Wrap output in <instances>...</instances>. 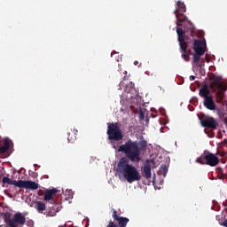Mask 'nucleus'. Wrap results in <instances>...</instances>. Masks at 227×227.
I'll use <instances>...</instances> for the list:
<instances>
[{"label": "nucleus", "mask_w": 227, "mask_h": 227, "mask_svg": "<svg viewBox=\"0 0 227 227\" xmlns=\"http://www.w3.org/2000/svg\"><path fill=\"white\" fill-rule=\"evenodd\" d=\"M146 148V142H137L129 139L125 144L119 146L118 152H122L126 157L121 158L117 165V172L127 180L129 184L139 182L141 174L134 165L129 163L137 162L141 160V153Z\"/></svg>", "instance_id": "nucleus-1"}, {"label": "nucleus", "mask_w": 227, "mask_h": 227, "mask_svg": "<svg viewBox=\"0 0 227 227\" xmlns=\"http://www.w3.org/2000/svg\"><path fill=\"white\" fill-rule=\"evenodd\" d=\"M207 49V41L205 40H194L193 42V59L192 63L194 65H198L200 68H203L205 67V59H201L206 52Z\"/></svg>", "instance_id": "nucleus-2"}, {"label": "nucleus", "mask_w": 227, "mask_h": 227, "mask_svg": "<svg viewBox=\"0 0 227 227\" xmlns=\"http://www.w3.org/2000/svg\"><path fill=\"white\" fill-rule=\"evenodd\" d=\"M106 134L108 136V141H110L113 148L116 150L118 146L116 145V143L114 141L123 140V133L121 132V129L120 128V122H108Z\"/></svg>", "instance_id": "nucleus-3"}, {"label": "nucleus", "mask_w": 227, "mask_h": 227, "mask_svg": "<svg viewBox=\"0 0 227 227\" xmlns=\"http://www.w3.org/2000/svg\"><path fill=\"white\" fill-rule=\"evenodd\" d=\"M2 183L5 185H15V187H19L20 189H29L30 191H36L40 184L33 181H22V180H12L8 176H4L2 179Z\"/></svg>", "instance_id": "nucleus-4"}, {"label": "nucleus", "mask_w": 227, "mask_h": 227, "mask_svg": "<svg viewBox=\"0 0 227 227\" xmlns=\"http://www.w3.org/2000/svg\"><path fill=\"white\" fill-rule=\"evenodd\" d=\"M177 40L179 42V46L181 49L182 56L184 61H189L191 56V50L188 49L189 42H187V37H185V31L184 28L176 27Z\"/></svg>", "instance_id": "nucleus-5"}, {"label": "nucleus", "mask_w": 227, "mask_h": 227, "mask_svg": "<svg viewBox=\"0 0 227 227\" xmlns=\"http://www.w3.org/2000/svg\"><path fill=\"white\" fill-rule=\"evenodd\" d=\"M175 15L177 20L176 27H180V26H183L182 24L178 23V22H183L184 24V31H186V33H190L191 36H194V30H195L194 24H192V22L187 20V16H185L184 12H177Z\"/></svg>", "instance_id": "nucleus-6"}, {"label": "nucleus", "mask_w": 227, "mask_h": 227, "mask_svg": "<svg viewBox=\"0 0 227 227\" xmlns=\"http://www.w3.org/2000/svg\"><path fill=\"white\" fill-rule=\"evenodd\" d=\"M196 162L214 168L219 164V158L212 153H207V154H202L200 157L197 158Z\"/></svg>", "instance_id": "nucleus-7"}, {"label": "nucleus", "mask_w": 227, "mask_h": 227, "mask_svg": "<svg viewBox=\"0 0 227 227\" xmlns=\"http://www.w3.org/2000/svg\"><path fill=\"white\" fill-rule=\"evenodd\" d=\"M112 215L114 221H117L118 224L114 223L113 221H110L106 227H127V224H129V222L130 221L127 217L118 215L117 210H114Z\"/></svg>", "instance_id": "nucleus-8"}, {"label": "nucleus", "mask_w": 227, "mask_h": 227, "mask_svg": "<svg viewBox=\"0 0 227 227\" xmlns=\"http://www.w3.org/2000/svg\"><path fill=\"white\" fill-rule=\"evenodd\" d=\"M200 121V125L205 129H211V130H215L217 129V121L214 117H205L203 114L201 116H199Z\"/></svg>", "instance_id": "nucleus-9"}, {"label": "nucleus", "mask_w": 227, "mask_h": 227, "mask_svg": "<svg viewBox=\"0 0 227 227\" xmlns=\"http://www.w3.org/2000/svg\"><path fill=\"white\" fill-rule=\"evenodd\" d=\"M10 143L12 140L9 138H4L3 142H0V157L1 159H6L12 155V152L10 151Z\"/></svg>", "instance_id": "nucleus-10"}, {"label": "nucleus", "mask_w": 227, "mask_h": 227, "mask_svg": "<svg viewBox=\"0 0 227 227\" xmlns=\"http://www.w3.org/2000/svg\"><path fill=\"white\" fill-rule=\"evenodd\" d=\"M58 192L59 191L56 188L46 190L44 192L43 201H51V203H56V200H54V196H56Z\"/></svg>", "instance_id": "nucleus-11"}, {"label": "nucleus", "mask_w": 227, "mask_h": 227, "mask_svg": "<svg viewBox=\"0 0 227 227\" xmlns=\"http://www.w3.org/2000/svg\"><path fill=\"white\" fill-rule=\"evenodd\" d=\"M203 106L204 107H206V109H208L209 111H215V109H217V105H215V102L214 101V98L212 96L204 99Z\"/></svg>", "instance_id": "nucleus-12"}, {"label": "nucleus", "mask_w": 227, "mask_h": 227, "mask_svg": "<svg viewBox=\"0 0 227 227\" xmlns=\"http://www.w3.org/2000/svg\"><path fill=\"white\" fill-rule=\"evenodd\" d=\"M13 223L20 224V226H24L26 224V216L22 213H16L13 216Z\"/></svg>", "instance_id": "nucleus-13"}, {"label": "nucleus", "mask_w": 227, "mask_h": 227, "mask_svg": "<svg viewBox=\"0 0 227 227\" xmlns=\"http://www.w3.org/2000/svg\"><path fill=\"white\" fill-rule=\"evenodd\" d=\"M212 91H221L223 90V83L217 79H215L210 83Z\"/></svg>", "instance_id": "nucleus-14"}, {"label": "nucleus", "mask_w": 227, "mask_h": 227, "mask_svg": "<svg viewBox=\"0 0 227 227\" xmlns=\"http://www.w3.org/2000/svg\"><path fill=\"white\" fill-rule=\"evenodd\" d=\"M143 173L146 180H149V178H152V165H150V163H145L144 165Z\"/></svg>", "instance_id": "nucleus-15"}, {"label": "nucleus", "mask_w": 227, "mask_h": 227, "mask_svg": "<svg viewBox=\"0 0 227 227\" xmlns=\"http://www.w3.org/2000/svg\"><path fill=\"white\" fill-rule=\"evenodd\" d=\"M187 12V8L185 7V4L181 1H177L176 3V10L174 11V13H185Z\"/></svg>", "instance_id": "nucleus-16"}, {"label": "nucleus", "mask_w": 227, "mask_h": 227, "mask_svg": "<svg viewBox=\"0 0 227 227\" xmlns=\"http://www.w3.org/2000/svg\"><path fill=\"white\" fill-rule=\"evenodd\" d=\"M200 97H201L202 98H204V100L206 98H210V90H208V87L207 85H204L199 92Z\"/></svg>", "instance_id": "nucleus-17"}, {"label": "nucleus", "mask_w": 227, "mask_h": 227, "mask_svg": "<svg viewBox=\"0 0 227 227\" xmlns=\"http://www.w3.org/2000/svg\"><path fill=\"white\" fill-rule=\"evenodd\" d=\"M77 129H71L67 133V141L68 143H74L77 140Z\"/></svg>", "instance_id": "nucleus-18"}, {"label": "nucleus", "mask_w": 227, "mask_h": 227, "mask_svg": "<svg viewBox=\"0 0 227 227\" xmlns=\"http://www.w3.org/2000/svg\"><path fill=\"white\" fill-rule=\"evenodd\" d=\"M124 91L126 93H134L136 91V87H134V82H129L125 85Z\"/></svg>", "instance_id": "nucleus-19"}, {"label": "nucleus", "mask_w": 227, "mask_h": 227, "mask_svg": "<svg viewBox=\"0 0 227 227\" xmlns=\"http://www.w3.org/2000/svg\"><path fill=\"white\" fill-rule=\"evenodd\" d=\"M215 98L217 102H223V100H224V93L223 92V90H216Z\"/></svg>", "instance_id": "nucleus-20"}, {"label": "nucleus", "mask_w": 227, "mask_h": 227, "mask_svg": "<svg viewBox=\"0 0 227 227\" xmlns=\"http://www.w3.org/2000/svg\"><path fill=\"white\" fill-rule=\"evenodd\" d=\"M35 208L37 212H43V210H45L46 208L45 203L42 201H37L35 205Z\"/></svg>", "instance_id": "nucleus-21"}, {"label": "nucleus", "mask_w": 227, "mask_h": 227, "mask_svg": "<svg viewBox=\"0 0 227 227\" xmlns=\"http://www.w3.org/2000/svg\"><path fill=\"white\" fill-rule=\"evenodd\" d=\"M160 173L166 178V176L168 175V166L163 165L160 168Z\"/></svg>", "instance_id": "nucleus-22"}, {"label": "nucleus", "mask_w": 227, "mask_h": 227, "mask_svg": "<svg viewBox=\"0 0 227 227\" xmlns=\"http://www.w3.org/2000/svg\"><path fill=\"white\" fill-rule=\"evenodd\" d=\"M2 215H4V221L6 224H10V222L12 221V218L10 217V215L7 213H3Z\"/></svg>", "instance_id": "nucleus-23"}, {"label": "nucleus", "mask_w": 227, "mask_h": 227, "mask_svg": "<svg viewBox=\"0 0 227 227\" xmlns=\"http://www.w3.org/2000/svg\"><path fill=\"white\" fill-rule=\"evenodd\" d=\"M4 227H17V223L13 222V220H11L10 223H8V226L5 225Z\"/></svg>", "instance_id": "nucleus-24"}, {"label": "nucleus", "mask_w": 227, "mask_h": 227, "mask_svg": "<svg viewBox=\"0 0 227 227\" xmlns=\"http://www.w3.org/2000/svg\"><path fill=\"white\" fill-rule=\"evenodd\" d=\"M123 86H125V82H121L120 84H119L120 90H121V88H123Z\"/></svg>", "instance_id": "nucleus-25"}, {"label": "nucleus", "mask_w": 227, "mask_h": 227, "mask_svg": "<svg viewBox=\"0 0 227 227\" xmlns=\"http://www.w3.org/2000/svg\"><path fill=\"white\" fill-rule=\"evenodd\" d=\"M205 59H206V61H207V63H210V59H208V56H207V55H206Z\"/></svg>", "instance_id": "nucleus-26"}, {"label": "nucleus", "mask_w": 227, "mask_h": 227, "mask_svg": "<svg viewBox=\"0 0 227 227\" xmlns=\"http://www.w3.org/2000/svg\"><path fill=\"white\" fill-rule=\"evenodd\" d=\"M194 79H196V76H194V75L190 76V81H194Z\"/></svg>", "instance_id": "nucleus-27"}, {"label": "nucleus", "mask_w": 227, "mask_h": 227, "mask_svg": "<svg viewBox=\"0 0 227 227\" xmlns=\"http://www.w3.org/2000/svg\"><path fill=\"white\" fill-rule=\"evenodd\" d=\"M134 65H135V67H137V66L139 65V61L135 60V61H134Z\"/></svg>", "instance_id": "nucleus-28"}, {"label": "nucleus", "mask_w": 227, "mask_h": 227, "mask_svg": "<svg viewBox=\"0 0 227 227\" xmlns=\"http://www.w3.org/2000/svg\"><path fill=\"white\" fill-rule=\"evenodd\" d=\"M223 226L227 227V220H225V221L223 223Z\"/></svg>", "instance_id": "nucleus-29"}, {"label": "nucleus", "mask_w": 227, "mask_h": 227, "mask_svg": "<svg viewBox=\"0 0 227 227\" xmlns=\"http://www.w3.org/2000/svg\"><path fill=\"white\" fill-rule=\"evenodd\" d=\"M140 118H145V114L143 113H140Z\"/></svg>", "instance_id": "nucleus-30"}, {"label": "nucleus", "mask_w": 227, "mask_h": 227, "mask_svg": "<svg viewBox=\"0 0 227 227\" xmlns=\"http://www.w3.org/2000/svg\"><path fill=\"white\" fill-rule=\"evenodd\" d=\"M0 227H4V225H0Z\"/></svg>", "instance_id": "nucleus-31"}, {"label": "nucleus", "mask_w": 227, "mask_h": 227, "mask_svg": "<svg viewBox=\"0 0 227 227\" xmlns=\"http://www.w3.org/2000/svg\"><path fill=\"white\" fill-rule=\"evenodd\" d=\"M51 208H53V210H54V207H51Z\"/></svg>", "instance_id": "nucleus-32"}]
</instances>
